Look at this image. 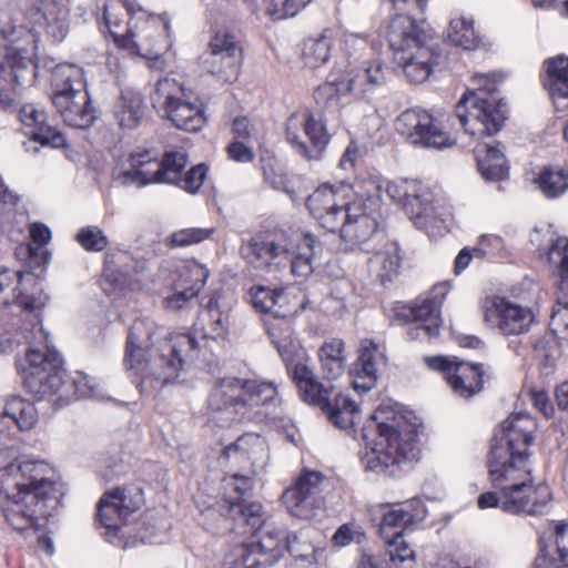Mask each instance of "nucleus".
<instances>
[{
	"mask_svg": "<svg viewBox=\"0 0 568 568\" xmlns=\"http://www.w3.org/2000/svg\"><path fill=\"white\" fill-rule=\"evenodd\" d=\"M536 430L537 423L527 413L514 414L504 422L503 435L495 437L488 457L493 490L478 496L480 509L500 508L530 516L548 513L552 493L547 484L535 480L529 462Z\"/></svg>",
	"mask_w": 568,
	"mask_h": 568,
	"instance_id": "obj_1",
	"label": "nucleus"
},
{
	"mask_svg": "<svg viewBox=\"0 0 568 568\" xmlns=\"http://www.w3.org/2000/svg\"><path fill=\"white\" fill-rule=\"evenodd\" d=\"M196 345L189 333L168 336L154 321L138 318L129 327L124 363L141 394L154 396L179 376Z\"/></svg>",
	"mask_w": 568,
	"mask_h": 568,
	"instance_id": "obj_2",
	"label": "nucleus"
},
{
	"mask_svg": "<svg viewBox=\"0 0 568 568\" xmlns=\"http://www.w3.org/2000/svg\"><path fill=\"white\" fill-rule=\"evenodd\" d=\"M61 496L55 473L44 460L23 459L0 469V503L16 530L44 528Z\"/></svg>",
	"mask_w": 568,
	"mask_h": 568,
	"instance_id": "obj_3",
	"label": "nucleus"
},
{
	"mask_svg": "<svg viewBox=\"0 0 568 568\" xmlns=\"http://www.w3.org/2000/svg\"><path fill=\"white\" fill-rule=\"evenodd\" d=\"M42 10H32L30 17L20 10L0 16V39L4 44L0 61V108L13 101L19 72L33 60L39 37L32 21L43 20L47 33L54 41H62L69 31L70 0H43Z\"/></svg>",
	"mask_w": 568,
	"mask_h": 568,
	"instance_id": "obj_4",
	"label": "nucleus"
},
{
	"mask_svg": "<svg viewBox=\"0 0 568 568\" xmlns=\"http://www.w3.org/2000/svg\"><path fill=\"white\" fill-rule=\"evenodd\" d=\"M267 333L277 348L287 372L295 383L304 402L317 405L327 414L328 419L338 428H351L359 416V407L349 397L338 394L331 402L332 387L318 382L308 365L306 349L292 337V322L267 323Z\"/></svg>",
	"mask_w": 568,
	"mask_h": 568,
	"instance_id": "obj_5",
	"label": "nucleus"
},
{
	"mask_svg": "<svg viewBox=\"0 0 568 568\" xmlns=\"http://www.w3.org/2000/svg\"><path fill=\"white\" fill-rule=\"evenodd\" d=\"M203 525L206 529H214V521L231 517L252 528V532H260L257 541L243 544L237 548L236 556L241 559L243 568H264L276 564L283 556L285 538L288 535L284 529L263 519L262 505L247 498L225 497L216 500L201 510Z\"/></svg>",
	"mask_w": 568,
	"mask_h": 568,
	"instance_id": "obj_6",
	"label": "nucleus"
},
{
	"mask_svg": "<svg viewBox=\"0 0 568 568\" xmlns=\"http://www.w3.org/2000/svg\"><path fill=\"white\" fill-rule=\"evenodd\" d=\"M366 443L361 460L367 470L393 476L396 469L417 458V434L404 416L381 406L363 428Z\"/></svg>",
	"mask_w": 568,
	"mask_h": 568,
	"instance_id": "obj_7",
	"label": "nucleus"
},
{
	"mask_svg": "<svg viewBox=\"0 0 568 568\" xmlns=\"http://www.w3.org/2000/svg\"><path fill=\"white\" fill-rule=\"evenodd\" d=\"M26 357L18 363L19 372L29 393L39 399L53 398L55 404H67L79 397L97 396L91 378L77 372L68 376L62 368L60 354L45 342L36 341Z\"/></svg>",
	"mask_w": 568,
	"mask_h": 568,
	"instance_id": "obj_8",
	"label": "nucleus"
},
{
	"mask_svg": "<svg viewBox=\"0 0 568 568\" xmlns=\"http://www.w3.org/2000/svg\"><path fill=\"white\" fill-rule=\"evenodd\" d=\"M242 257L256 268L291 266L295 276L311 275L322 257V244L311 233L294 240L284 230L255 234L240 248Z\"/></svg>",
	"mask_w": 568,
	"mask_h": 568,
	"instance_id": "obj_9",
	"label": "nucleus"
},
{
	"mask_svg": "<svg viewBox=\"0 0 568 568\" xmlns=\"http://www.w3.org/2000/svg\"><path fill=\"white\" fill-rule=\"evenodd\" d=\"M430 38L410 16H398L389 22L387 39L394 63L412 83L425 82L438 63L439 55L428 44Z\"/></svg>",
	"mask_w": 568,
	"mask_h": 568,
	"instance_id": "obj_10",
	"label": "nucleus"
},
{
	"mask_svg": "<svg viewBox=\"0 0 568 568\" xmlns=\"http://www.w3.org/2000/svg\"><path fill=\"white\" fill-rule=\"evenodd\" d=\"M276 387L272 383L256 379L225 377L212 387L207 408L223 424L245 417L251 409L272 402L276 396Z\"/></svg>",
	"mask_w": 568,
	"mask_h": 568,
	"instance_id": "obj_11",
	"label": "nucleus"
},
{
	"mask_svg": "<svg viewBox=\"0 0 568 568\" xmlns=\"http://www.w3.org/2000/svg\"><path fill=\"white\" fill-rule=\"evenodd\" d=\"M52 103L67 125L88 129L95 120V111L87 92L83 69L72 63H60L51 75Z\"/></svg>",
	"mask_w": 568,
	"mask_h": 568,
	"instance_id": "obj_12",
	"label": "nucleus"
},
{
	"mask_svg": "<svg viewBox=\"0 0 568 568\" xmlns=\"http://www.w3.org/2000/svg\"><path fill=\"white\" fill-rule=\"evenodd\" d=\"M14 300L21 308L23 324L21 325V335L26 343L31 344L36 341L40 343L49 338L48 332L42 327V310L45 307L49 296L38 285L32 274H23L20 271H11L7 267L0 268V295L6 290L11 288L13 283ZM6 304V298H0Z\"/></svg>",
	"mask_w": 568,
	"mask_h": 568,
	"instance_id": "obj_13",
	"label": "nucleus"
},
{
	"mask_svg": "<svg viewBox=\"0 0 568 568\" xmlns=\"http://www.w3.org/2000/svg\"><path fill=\"white\" fill-rule=\"evenodd\" d=\"M388 196L409 215L415 226L429 236L442 235L446 223L435 205V196L429 186L417 180L400 179L386 185Z\"/></svg>",
	"mask_w": 568,
	"mask_h": 568,
	"instance_id": "obj_14",
	"label": "nucleus"
},
{
	"mask_svg": "<svg viewBox=\"0 0 568 568\" xmlns=\"http://www.w3.org/2000/svg\"><path fill=\"white\" fill-rule=\"evenodd\" d=\"M151 100L153 106L162 110L164 116L180 130L197 132L206 123L203 104L174 79L159 80Z\"/></svg>",
	"mask_w": 568,
	"mask_h": 568,
	"instance_id": "obj_15",
	"label": "nucleus"
},
{
	"mask_svg": "<svg viewBox=\"0 0 568 568\" xmlns=\"http://www.w3.org/2000/svg\"><path fill=\"white\" fill-rule=\"evenodd\" d=\"M424 516L419 500L384 507L379 530L386 542L388 568H415V552L403 539L404 529Z\"/></svg>",
	"mask_w": 568,
	"mask_h": 568,
	"instance_id": "obj_16",
	"label": "nucleus"
},
{
	"mask_svg": "<svg viewBox=\"0 0 568 568\" xmlns=\"http://www.w3.org/2000/svg\"><path fill=\"white\" fill-rule=\"evenodd\" d=\"M220 458L242 468L250 466L251 475L234 473L224 479L225 487L237 494L235 498H246L253 488V477L262 474L268 464L267 443L262 436L247 433L225 446Z\"/></svg>",
	"mask_w": 568,
	"mask_h": 568,
	"instance_id": "obj_17",
	"label": "nucleus"
},
{
	"mask_svg": "<svg viewBox=\"0 0 568 568\" xmlns=\"http://www.w3.org/2000/svg\"><path fill=\"white\" fill-rule=\"evenodd\" d=\"M485 90L464 94L456 105V116L470 136L480 139L497 133L505 120V104L498 98L488 99Z\"/></svg>",
	"mask_w": 568,
	"mask_h": 568,
	"instance_id": "obj_18",
	"label": "nucleus"
},
{
	"mask_svg": "<svg viewBox=\"0 0 568 568\" xmlns=\"http://www.w3.org/2000/svg\"><path fill=\"white\" fill-rule=\"evenodd\" d=\"M143 501V491L136 486L118 487L102 495L98 504V520L105 529L104 537L110 544L123 548L128 546L120 536L121 529Z\"/></svg>",
	"mask_w": 568,
	"mask_h": 568,
	"instance_id": "obj_19",
	"label": "nucleus"
},
{
	"mask_svg": "<svg viewBox=\"0 0 568 568\" xmlns=\"http://www.w3.org/2000/svg\"><path fill=\"white\" fill-rule=\"evenodd\" d=\"M128 21L126 36L121 39V48L140 57H149L158 49L170 47V23L166 16H155L139 6Z\"/></svg>",
	"mask_w": 568,
	"mask_h": 568,
	"instance_id": "obj_20",
	"label": "nucleus"
},
{
	"mask_svg": "<svg viewBox=\"0 0 568 568\" xmlns=\"http://www.w3.org/2000/svg\"><path fill=\"white\" fill-rule=\"evenodd\" d=\"M366 193L356 194L337 232L341 240L351 248L362 246L374 235L377 229L376 211L379 206V186L369 182Z\"/></svg>",
	"mask_w": 568,
	"mask_h": 568,
	"instance_id": "obj_21",
	"label": "nucleus"
},
{
	"mask_svg": "<svg viewBox=\"0 0 568 568\" xmlns=\"http://www.w3.org/2000/svg\"><path fill=\"white\" fill-rule=\"evenodd\" d=\"M395 129L407 142L418 148L442 151L456 144V139L423 109L402 112L395 121Z\"/></svg>",
	"mask_w": 568,
	"mask_h": 568,
	"instance_id": "obj_22",
	"label": "nucleus"
},
{
	"mask_svg": "<svg viewBox=\"0 0 568 568\" xmlns=\"http://www.w3.org/2000/svg\"><path fill=\"white\" fill-rule=\"evenodd\" d=\"M356 194L348 184H322L307 197L313 219L328 232H337Z\"/></svg>",
	"mask_w": 568,
	"mask_h": 568,
	"instance_id": "obj_23",
	"label": "nucleus"
},
{
	"mask_svg": "<svg viewBox=\"0 0 568 568\" xmlns=\"http://www.w3.org/2000/svg\"><path fill=\"white\" fill-rule=\"evenodd\" d=\"M483 315L486 325L504 337L526 334L535 321L530 307L504 296L487 297L483 304Z\"/></svg>",
	"mask_w": 568,
	"mask_h": 568,
	"instance_id": "obj_24",
	"label": "nucleus"
},
{
	"mask_svg": "<svg viewBox=\"0 0 568 568\" xmlns=\"http://www.w3.org/2000/svg\"><path fill=\"white\" fill-rule=\"evenodd\" d=\"M286 139L303 156L320 160L329 135L322 118L305 109L287 119Z\"/></svg>",
	"mask_w": 568,
	"mask_h": 568,
	"instance_id": "obj_25",
	"label": "nucleus"
},
{
	"mask_svg": "<svg viewBox=\"0 0 568 568\" xmlns=\"http://www.w3.org/2000/svg\"><path fill=\"white\" fill-rule=\"evenodd\" d=\"M429 368L444 374L454 394L470 398L484 388V369L481 364L459 361L455 356H434L426 358Z\"/></svg>",
	"mask_w": 568,
	"mask_h": 568,
	"instance_id": "obj_26",
	"label": "nucleus"
},
{
	"mask_svg": "<svg viewBox=\"0 0 568 568\" xmlns=\"http://www.w3.org/2000/svg\"><path fill=\"white\" fill-rule=\"evenodd\" d=\"M328 485V478L316 470H304L295 484L287 488L282 500L286 509L295 517L307 519L320 505L318 495Z\"/></svg>",
	"mask_w": 568,
	"mask_h": 568,
	"instance_id": "obj_27",
	"label": "nucleus"
},
{
	"mask_svg": "<svg viewBox=\"0 0 568 568\" xmlns=\"http://www.w3.org/2000/svg\"><path fill=\"white\" fill-rule=\"evenodd\" d=\"M547 256L559 272L557 307L552 311L550 327L559 338L568 339V239L554 240Z\"/></svg>",
	"mask_w": 568,
	"mask_h": 568,
	"instance_id": "obj_28",
	"label": "nucleus"
},
{
	"mask_svg": "<svg viewBox=\"0 0 568 568\" xmlns=\"http://www.w3.org/2000/svg\"><path fill=\"white\" fill-rule=\"evenodd\" d=\"M385 345L374 339H363L359 355L351 371L352 384L357 392L372 389L377 381L378 373L386 365Z\"/></svg>",
	"mask_w": 568,
	"mask_h": 568,
	"instance_id": "obj_29",
	"label": "nucleus"
},
{
	"mask_svg": "<svg viewBox=\"0 0 568 568\" xmlns=\"http://www.w3.org/2000/svg\"><path fill=\"white\" fill-rule=\"evenodd\" d=\"M448 294L446 283L433 287L432 297L417 301L410 307L412 322L416 325L410 329L413 338L435 337L439 334L442 325L440 305Z\"/></svg>",
	"mask_w": 568,
	"mask_h": 568,
	"instance_id": "obj_30",
	"label": "nucleus"
},
{
	"mask_svg": "<svg viewBox=\"0 0 568 568\" xmlns=\"http://www.w3.org/2000/svg\"><path fill=\"white\" fill-rule=\"evenodd\" d=\"M128 168L114 173V181L122 186L143 187L162 183L159 154L152 150H139L130 154Z\"/></svg>",
	"mask_w": 568,
	"mask_h": 568,
	"instance_id": "obj_31",
	"label": "nucleus"
},
{
	"mask_svg": "<svg viewBox=\"0 0 568 568\" xmlns=\"http://www.w3.org/2000/svg\"><path fill=\"white\" fill-rule=\"evenodd\" d=\"M19 118L24 133L30 136L32 142L55 149L65 145L67 140L64 135L48 124L47 113L34 104L23 105L19 111Z\"/></svg>",
	"mask_w": 568,
	"mask_h": 568,
	"instance_id": "obj_32",
	"label": "nucleus"
},
{
	"mask_svg": "<svg viewBox=\"0 0 568 568\" xmlns=\"http://www.w3.org/2000/svg\"><path fill=\"white\" fill-rule=\"evenodd\" d=\"M234 304L232 295L214 293L210 297L200 318L205 337L216 339L227 335Z\"/></svg>",
	"mask_w": 568,
	"mask_h": 568,
	"instance_id": "obj_33",
	"label": "nucleus"
},
{
	"mask_svg": "<svg viewBox=\"0 0 568 568\" xmlns=\"http://www.w3.org/2000/svg\"><path fill=\"white\" fill-rule=\"evenodd\" d=\"M551 537L554 541L550 544L540 537V550L535 559L537 568L568 566V524L556 525Z\"/></svg>",
	"mask_w": 568,
	"mask_h": 568,
	"instance_id": "obj_34",
	"label": "nucleus"
},
{
	"mask_svg": "<svg viewBox=\"0 0 568 568\" xmlns=\"http://www.w3.org/2000/svg\"><path fill=\"white\" fill-rule=\"evenodd\" d=\"M139 6L135 0H106L103 4L104 27L120 48V40L126 36L128 21Z\"/></svg>",
	"mask_w": 568,
	"mask_h": 568,
	"instance_id": "obj_35",
	"label": "nucleus"
},
{
	"mask_svg": "<svg viewBox=\"0 0 568 568\" xmlns=\"http://www.w3.org/2000/svg\"><path fill=\"white\" fill-rule=\"evenodd\" d=\"M474 153L478 171L486 181L497 182L507 178V160L499 143H479Z\"/></svg>",
	"mask_w": 568,
	"mask_h": 568,
	"instance_id": "obj_36",
	"label": "nucleus"
},
{
	"mask_svg": "<svg viewBox=\"0 0 568 568\" xmlns=\"http://www.w3.org/2000/svg\"><path fill=\"white\" fill-rule=\"evenodd\" d=\"M338 34L333 29H325L320 34L304 40L301 60L308 69H318L326 64L332 55L333 45Z\"/></svg>",
	"mask_w": 568,
	"mask_h": 568,
	"instance_id": "obj_37",
	"label": "nucleus"
},
{
	"mask_svg": "<svg viewBox=\"0 0 568 568\" xmlns=\"http://www.w3.org/2000/svg\"><path fill=\"white\" fill-rule=\"evenodd\" d=\"M317 537L318 531L311 527L290 532L285 538V549L295 559L306 561L308 565L317 564L324 550L316 540Z\"/></svg>",
	"mask_w": 568,
	"mask_h": 568,
	"instance_id": "obj_38",
	"label": "nucleus"
},
{
	"mask_svg": "<svg viewBox=\"0 0 568 568\" xmlns=\"http://www.w3.org/2000/svg\"><path fill=\"white\" fill-rule=\"evenodd\" d=\"M351 81L354 83L357 98H364L387 83L392 71L379 59L365 62L363 69L356 73L347 72Z\"/></svg>",
	"mask_w": 568,
	"mask_h": 568,
	"instance_id": "obj_39",
	"label": "nucleus"
},
{
	"mask_svg": "<svg viewBox=\"0 0 568 568\" xmlns=\"http://www.w3.org/2000/svg\"><path fill=\"white\" fill-rule=\"evenodd\" d=\"M0 418H8L22 432L31 430L38 423V410L31 402L10 396L0 399Z\"/></svg>",
	"mask_w": 568,
	"mask_h": 568,
	"instance_id": "obj_40",
	"label": "nucleus"
},
{
	"mask_svg": "<svg viewBox=\"0 0 568 568\" xmlns=\"http://www.w3.org/2000/svg\"><path fill=\"white\" fill-rule=\"evenodd\" d=\"M287 301V296L283 291H275L268 287H257L252 290V303L256 310L263 313H270L274 317L267 320L273 323H282L283 321H291L293 311L285 308L284 304Z\"/></svg>",
	"mask_w": 568,
	"mask_h": 568,
	"instance_id": "obj_41",
	"label": "nucleus"
},
{
	"mask_svg": "<svg viewBox=\"0 0 568 568\" xmlns=\"http://www.w3.org/2000/svg\"><path fill=\"white\" fill-rule=\"evenodd\" d=\"M347 94L356 97V90L348 73L344 77L329 75V79L316 89L314 97L317 104L324 109L338 110L341 99Z\"/></svg>",
	"mask_w": 568,
	"mask_h": 568,
	"instance_id": "obj_42",
	"label": "nucleus"
},
{
	"mask_svg": "<svg viewBox=\"0 0 568 568\" xmlns=\"http://www.w3.org/2000/svg\"><path fill=\"white\" fill-rule=\"evenodd\" d=\"M544 85L556 102L568 99V58L557 55L545 61Z\"/></svg>",
	"mask_w": 568,
	"mask_h": 568,
	"instance_id": "obj_43",
	"label": "nucleus"
},
{
	"mask_svg": "<svg viewBox=\"0 0 568 568\" xmlns=\"http://www.w3.org/2000/svg\"><path fill=\"white\" fill-rule=\"evenodd\" d=\"M114 115L123 129L136 128L144 116L142 95L132 90H124L115 104Z\"/></svg>",
	"mask_w": 568,
	"mask_h": 568,
	"instance_id": "obj_44",
	"label": "nucleus"
},
{
	"mask_svg": "<svg viewBox=\"0 0 568 568\" xmlns=\"http://www.w3.org/2000/svg\"><path fill=\"white\" fill-rule=\"evenodd\" d=\"M242 55L206 54L202 59L203 69L223 83L234 82L240 73Z\"/></svg>",
	"mask_w": 568,
	"mask_h": 568,
	"instance_id": "obj_45",
	"label": "nucleus"
},
{
	"mask_svg": "<svg viewBox=\"0 0 568 568\" xmlns=\"http://www.w3.org/2000/svg\"><path fill=\"white\" fill-rule=\"evenodd\" d=\"M535 184L546 197H559L568 190V170L559 166L544 168L535 179Z\"/></svg>",
	"mask_w": 568,
	"mask_h": 568,
	"instance_id": "obj_46",
	"label": "nucleus"
},
{
	"mask_svg": "<svg viewBox=\"0 0 568 568\" xmlns=\"http://www.w3.org/2000/svg\"><path fill=\"white\" fill-rule=\"evenodd\" d=\"M344 344L339 339L325 342L318 351L322 369L328 379H336L344 372Z\"/></svg>",
	"mask_w": 568,
	"mask_h": 568,
	"instance_id": "obj_47",
	"label": "nucleus"
},
{
	"mask_svg": "<svg viewBox=\"0 0 568 568\" xmlns=\"http://www.w3.org/2000/svg\"><path fill=\"white\" fill-rule=\"evenodd\" d=\"M448 39L454 45L464 50H475L480 43V37L474 29L473 20L463 17L452 19L448 28Z\"/></svg>",
	"mask_w": 568,
	"mask_h": 568,
	"instance_id": "obj_48",
	"label": "nucleus"
},
{
	"mask_svg": "<svg viewBox=\"0 0 568 568\" xmlns=\"http://www.w3.org/2000/svg\"><path fill=\"white\" fill-rule=\"evenodd\" d=\"M400 264L398 247L395 243H387L383 251L375 253L369 258L371 268L376 272L382 281L390 278L397 273Z\"/></svg>",
	"mask_w": 568,
	"mask_h": 568,
	"instance_id": "obj_49",
	"label": "nucleus"
},
{
	"mask_svg": "<svg viewBox=\"0 0 568 568\" xmlns=\"http://www.w3.org/2000/svg\"><path fill=\"white\" fill-rule=\"evenodd\" d=\"M209 276L210 271L205 265L195 260H191L182 266L176 283H179L180 287L185 286L199 294L204 287Z\"/></svg>",
	"mask_w": 568,
	"mask_h": 568,
	"instance_id": "obj_50",
	"label": "nucleus"
},
{
	"mask_svg": "<svg viewBox=\"0 0 568 568\" xmlns=\"http://www.w3.org/2000/svg\"><path fill=\"white\" fill-rule=\"evenodd\" d=\"M206 54L242 55V47L234 32L221 29L211 38Z\"/></svg>",
	"mask_w": 568,
	"mask_h": 568,
	"instance_id": "obj_51",
	"label": "nucleus"
},
{
	"mask_svg": "<svg viewBox=\"0 0 568 568\" xmlns=\"http://www.w3.org/2000/svg\"><path fill=\"white\" fill-rule=\"evenodd\" d=\"M214 233V227H189L179 230L168 239V245L171 247H185L199 244L211 239Z\"/></svg>",
	"mask_w": 568,
	"mask_h": 568,
	"instance_id": "obj_52",
	"label": "nucleus"
},
{
	"mask_svg": "<svg viewBox=\"0 0 568 568\" xmlns=\"http://www.w3.org/2000/svg\"><path fill=\"white\" fill-rule=\"evenodd\" d=\"M186 155L183 152H168L161 160L162 183L175 184L186 165Z\"/></svg>",
	"mask_w": 568,
	"mask_h": 568,
	"instance_id": "obj_53",
	"label": "nucleus"
},
{
	"mask_svg": "<svg viewBox=\"0 0 568 568\" xmlns=\"http://www.w3.org/2000/svg\"><path fill=\"white\" fill-rule=\"evenodd\" d=\"M78 243L89 252H101L109 245L108 236L98 226L81 229L75 236Z\"/></svg>",
	"mask_w": 568,
	"mask_h": 568,
	"instance_id": "obj_54",
	"label": "nucleus"
},
{
	"mask_svg": "<svg viewBox=\"0 0 568 568\" xmlns=\"http://www.w3.org/2000/svg\"><path fill=\"white\" fill-rule=\"evenodd\" d=\"M312 0H275V4L267 7L265 13L273 19H284L296 16Z\"/></svg>",
	"mask_w": 568,
	"mask_h": 568,
	"instance_id": "obj_55",
	"label": "nucleus"
},
{
	"mask_svg": "<svg viewBox=\"0 0 568 568\" xmlns=\"http://www.w3.org/2000/svg\"><path fill=\"white\" fill-rule=\"evenodd\" d=\"M199 294L194 291H191L187 287H180L179 283H174L172 294L168 295L163 300V306L168 310H183L185 308L193 298H195Z\"/></svg>",
	"mask_w": 568,
	"mask_h": 568,
	"instance_id": "obj_56",
	"label": "nucleus"
},
{
	"mask_svg": "<svg viewBox=\"0 0 568 568\" xmlns=\"http://www.w3.org/2000/svg\"><path fill=\"white\" fill-rule=\"evenodd\" d=\"M207 171L209 170L205 164H197L189 170L184 176L181 175L180 180L175 184L190 193H195L202 186Z\"/></svg>",
	"mask_w": 568,
	"mask_h": 568,
	"instance_id": "obj_57",
	"label": "nucleus"
},
{
	"mask_svg": "<svg viewBox=\"0 0 568 568\" xmlns=\"http://www.w3.org/2000/svg\"><path fill=\"white\" fill-rule=\"evenodd\" d=\"M364 537L362 527L355 524H344L335 531L332 541L335 546L345 547L352 542L359 544Z\"/></svg>",
	"mask_w": 568,
	"mask_h": 568,
	"instance_id": "obj_58",
	"label": "nucleus"
},
{
	"mask_svg": "<svg viewBox=\"0 0 568 568\" xmlns=\"http://www.w3.org/2000/svg\"><path fill=\"white\" fill-rule=\"evenodd\" d=\"M263 171L265 182L274 190L283 191L288 194L293 193L291 181L281 168L274 166L273 164H266L264 165Z\"/></svg>",
	"mask_w": 568,
	"mask_h": 568,
	"instance_id": "obj_59",
	"label": "nucleus"
},
{
	"mask_svg": "<svg viewBox=\"0 0 568 568\" xmlns=\"http://www.w3.org/2000/svg\"><path fill=\"white\" fill-rule=\"evenodd\" d=\"M342 49L345 52L347 59H357L364 51L368 49V41L366 37L357 33L345 32L342 39Z\"/></svg>",
	"mask_w": 568,
	"mask_h": 568,
	"instance_id": "obj_60",
	"label": "nucleus"
},
{
	"mask_svg": "<svg viewBox=\"0 0 568 568\" xmlns=\"http://www.w3.org/2000/svg\"><path fill=\"white\" fill-rule=\"evenodd\" d=\"M536 358L545 375H549L555 367V348L548 347L547 343L539 341L534 345Z\"/></svg>",
	"mask_w": 568,
	"mask_h": 568,
	"instance_id": "obj_61",
	"label": "nucleus"
},
{
	"mask_svg": "<svg viewBox=\"0 0 568 568\" xmlns=\"http://www.w3.org/2000/svg\"><path fill=\"white\" fill-rule=\"evenodd\" d=\"M486 255L485 247H464L459 251L455 258V274H460L463 271H465L473 258L475 257H484Z\"/></svg>",
	"mask_w": 568,
	"mask_h": 568,
	"instance_id": "obj_62",
	"label": "nucleus"
},
{
	"mask_svg": "<svg viewBox=\"0 0 568 568\" xmlns=\"http://www.w3.org/2000/svg\"><path fill=\"white\" fill-rule=\"evenodd\" d=\"M474 82L477 85L471 92H478L479 90H485V97L488 99L498 98L496 95L497 91V74H478L474 77Z\"/></svg>",
	"mask_w": 568,
	"mask_h": 568,
	"instance_id": "obj_63",
	"label": "nucleus"
},
{
	"mask_svg": "<svg viewBox=\"0 0 568 568\" xmlns=\"http://www.w3.org/2000/svg\"><path fill=\"white\" fill-rule=\"evenodd\" d=\"M229 156L236 162H250L254 158L253 151L241 142H234L227 148Z\"/></svg>",
	"mask_w": 568,
	"mask_h": 568,
	"instance_id": "obj_64",
	"label": "nucleus"
}]
</instances>
